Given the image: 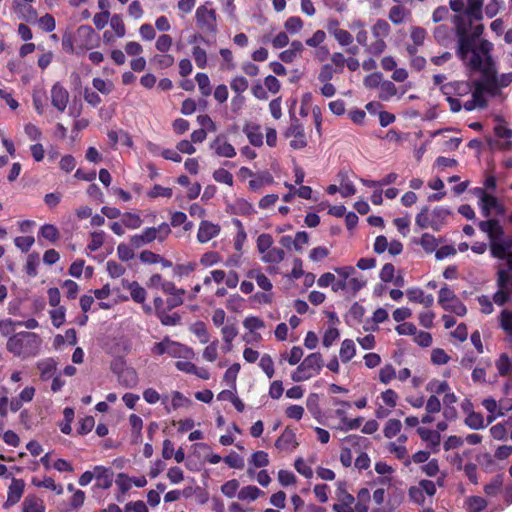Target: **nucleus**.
<instances>
[{
    "mask_svg": "<svg viewBox=\"0 0 512 512\" xmlns=\"http://www.w3.org/2000/svg\"><path fill=\"white\" fill-rule=\"evenodd\" d=\"M452 22L457 38L456 56L467 70L481 75L472 84L468 81H451L441 85L440 90L443 95L454 97H464L471 93V99L463 104L466 111L486 108L489 97L503 98L502 89L512 83V72L497 74L492 56L494 45L481 38L483 24L468 26L462 16H454Z\"/></svg>",
    "mask_w": 512,
    "mask_h": 512,
    "instance_id": "nucleus-1",
    "label": "nucleus"
},
{
    "mask_svg": "<svg viewBox=\"0 0 512 512\" xmlns=\"http://www.w3.org/2000/svg\"><path fill=\"white\" fill-rule=\"evenodd\" d=\"M41 338L34 332L21 331L11 335L6 343V349L15 357L29 359L40 353Z\"/></svg>",
    "mask_w": 512,
    "mask_h": 512,
    "instance_id": "nucleus-2",
    "label": "nucleus"
},
{
    "mask_svg": "<svg viewBox=\"0 0 512 512\" xmlns=\"http://www.w3.org/2000/svg\"><path fill=\"white\" fill-rule=\"evenodd\" d=\"M478 227L489 239L492 257H503L506 249L512 247V240L505 236L504 228L499 220L493 218L479 221Z\"/></svg>",
    "mask_w": 512,
    "mask_h": 512,
    "instance_id": "nucleus-3",
    "label": "nucleus"
},
{
    "mask_svg": "<svg viewBox=\"0 0 512 512\" xmlns=\"http://www.w3.org/2000/svg\"><path fill=\"white\" fill-rule=\"evenodd\" d=\"M334 271L339 276V280L333 285L334 292L343 291L355 296L367 284L366 279L353 266L336 267Z\"/></svg>",
    "mask_w": 512,
    "mask_h": 512,
    "instance_id": "nucleus-4",
    "label": "nucleus"
},
{
    "mask_svg": "<svg viewBox=\"0 0 512 512\" xmlns=\"http://www.w3.org/2000/svg\"><path fill=\"white\" fill-rule=\"evenodd\" d=\"M451 210L444 206H437L430 210L427 206L423 207L415 217V224L421 229L431 228L434 231H440L448 222Z\"/></svg>",
    "mask_w": 512,
    "mask_h": 512,
    "instance_id": "nucleus-5",
    "label": "nucleus"
},
{
    "mask_svg": "<svg viewBox=\"0 0 512 512\" xmlns=\"http://www.w3.org/2000/svg\"><path fill=\"white\" fill-rule=\"evenodd\" d=\"M324 366L322 355L319 352L311 353L306 356L291 374L294 382H303L320 374Z\"/></svg>",
    "mask_w": 512,
    "mask_h": 512,
    "instance_id": "nucleus-6",
    "label": "nucleus"
},
{
    "mask_svg": "<svg viewBox=\"0 0 512 512\" xmlns=\"http://www.w3.org/2000/svg\"><path fill=\"white\" fill-rule=\"evenodd\" d=\"M483 1L484 0H450V8L460 13L457 16L464 17V22L468 26H473L474 21L483 19Z\"/></svg>",
    "mask_w": 512,
    "mask_h": 512,
    "instance_id": "nucleus-7",
    "label": "nucleus"
},
{
    "mask_svg": "<svg viewBox=\"0 0 512 512\" xmlns=\"http://www.w3.org/2000/svg\"><path fill=\"white\" fill-rule=\"evenodd\" d=\"M152 352L156 355L168 354L173 358L193 360L195 358L194 350L184 344L164 338L161 342L154 344Z\"/></svg>",
    "mask_w": 512,
    "mask_h": 512,
    "instance_id": "nucleus-8",
    "label": "nucleus"
},
{
    "mask_svg": "<svg viewBox=\"0 0 512 512\" xmlns=\"http://www.w3.org/2000/svg\"><path fill=\"white\" fill-rule=\"evenodd\" d=\"M391 27L386 20L378 19L371 27L374 40L367 47V54L381 55L387 48L385 39L390 35Z\"/></svg>",
    "mask_w": 512,
    "mask_h": 512,
    "instance_id": "nucleus-9",
    "label": "nucleus"
},
{
    "mask_svg": "<svg viewBox=\"0 0 512 512\" xmlns=\"http://www.w3.org/2000/svg\"><path fill=\"white\" fill-rule=\"evenodd\" d=\"M439 305L447 312L454 313L457 316H465L467 308L464 303L456 296L453 290L444 285L438 295Z\"/></svg>",
    "mask_w": 512,
    "mask_h": 512,
    "instance_id": "nucleus-10",
    "label": "nucleus"
},
{
    "mask_svg": "<svg viewBox=\"0 0 512 512\" xmlns=\"http://www.w3.org/2000/svg\"><path fill=\"white\" fill-rule=\"evenodd\" d=\"M210 6L211 2H206L204 5H201L196 9V24L198 28L203 32L216 34L217 14L216 11Z\"/></svg>",
    "mask_w": 512,
    "mask_h": 512,
    "instance_id": "nucleus-11",
    "label": "nucleus"
},
{
    "mask_svg": "<svg viewBox=\"0 0 512 512\" xmlns=\"http://www.w3.org/2000/svg\"><path fill=\"white\" fill-rule=\"evenodd\" d=\"M285 136L287 138H292L289 145L294 150L303 149L308 144L304 127L300 120L295 116L291 117L290 125L285 132Z\"/></svg>",
    "mask_w": 512,
    "mask_h": 512,
    "instance_id": "nucleus-12",
    "label": "nucleus"
},
{
    "mask_svg": "<svg viewBox=\"0 0 512 512\" xmlns=\"http://www.w3.org/2000/svg\"><path fill=\"white\" fill-rule=\"evenodd\" d=\"M436 493V486L431 480H421L417 486H412L409 489V498L416 504L423 505L426 501V496L432 498Z\"/></svg>",
    "mask_w": 512,
    "mask_h": 512,
    "instance_id": "nucleus-13",
    "label": "nucleus"
},
{
    "mask_svg": "<svg viewBox=\"0 0 512 512\" xmlns=\"http://www.w3.org/2000/svg\"><path fill=\"white\" fill-rule=\"evenodd\" d=\"M99 41V36L89 25H81L75 35V43L81 50L94 48Z\"/></svg>",
    "mask_w": 512,
    "mask_h": 512,
    "instance_id": "nucleus-14",
    "label": "nucleus"
},
{
    "mask_svg": "<svg viewBox=\"0 0 512 512\" xmlns=\"http://www.w3.org/2000/svg\"><path fill=\"white\" fill-rule=\"evenodd\" d=\"M479 207L481 213L485 218H489L492 210L496 211L498 215L504 214V207L499 203L498 199L483 189L478 190Z\"/></svg>",
    "mask_w": 512,
    "mask_h": 512,
    "instance_id": "nucleus-15",
    "label": "nucleus"
},
{
    "mask_svg": "<svg viewBox=\"0 0 512 512\" xmlns=\"http://www.w3.org/2000/svg\"><path fill=\"white\" fill-rule=\"evenodd\" d=\"M110 353L113 356L111 363L112 370L121 374L125 370L126 356H127V343L125 340L116 342L110 347Z\"/></svg>",
    "mask_w": 512,
    "mask_h": 512,
    "instance_id": "nucleus-16",
    "label": "nucleus"
},
{
    "mask_svg": "<svg viewBox=\"0 0 512 512\" xmlns=\"http://www.w3.org/2000/svg\"><path fill=\"white\" fill-rule=\"evenodd\" d=\"M50 101L51 105L58 111L64 112L69 102V92L60 83L56 82L50 90Z\"/></svg>",
    "mask_w": 512,
    "mask_h": 512,
    "instance_id": "nucleus-17",
    "label": "nucleus"
},
{
    "mask_svg": "<svg viewBox=\"0 0 512 512\" xmlns=\"http://www.w3.org/2000/svg\"><path fill=\"white\" fill-rule=\"evenodd\" d=\"M221 227L219 224L208 220H202L199 224L197 232V241L201 244L209 242L211 239L220 234Z\"/></svg>",
    "mask_w": 512,
    "mask_h": 512,
    "instance_id": "nucleus-18",
    "label": "nucleus"
},
{
    "mask_svg": "<svg viewBox=\"0 0 512 512\" xmlns=\"http://www.w3.org/2000/svg\"><path fill=\"white\" fill-rule=\"evenodd\" d=\"M210 148L218 157L233 158L236 156V149L230 144L224 135H218L210 144Z\"/></svg>",
    "mask_w": 512,
    "mask_h": 512,
    "instance_id": "nucleus-19",
    "label": "nucleus"
},
{
    "mask_svg": "<svg viewBox=\"0 0 512 512\" xmlns=\"http://www.w3.org/2000/svg\"><path fill=\"white\" fill-rule=\"evenodd\" d=\"M417 433L432 453H438L440 451L441 435L438 431L425 427H418Z\"/></svg>",
    "mask_w": 512,
    "mask_h": 512,
    "instance_id": "nucleus-20",
    "label": "nucleus"
},
{
    "mask_svg": "<svg viewBox=\"0 0 512 512\" xmlns=\"http://www.w3.org/2000/svg\"><path fill=\"white\" fill-rule=\"evenodd\" d=\"M12 8L17 17L26 22H35L38 19L36 9L30 4L23 3L20 0H14Z\"/></svg>",
    "mask_w": 512,
    "mask_h": 512,
    "instance_id": "nucleus-21",
    "label": "nucleus"
},
{
    "mask_svg": "<svg viewBox=\"0 0 512 512\" xmlns=\"http://www.w3.org/2000/svg\"><path fill=\"white\" fill-rule=\"evenodd\" d=\"M94 479H95V487L101 489H109L113 484L114 473L111 468H107L104 466H95L94 467Z\"/></svg>",
    "mask_w": 512,
    "mask_h": 512,
    "instance_id": "nucleus-22",
    "label": "nucleus"
},
{
    "mask_svg": "<svg viewBox=\"0 0 512 512\" xmlns=\"http://www.w3.org/2000/svg\"><path fill=\"white\" fill-rule=\"evenodd\" d=\"M296 434L289 428H285L275 441V447L281 451H293L297 448Z\"/></svg>",
    "mask_w": 512,
    "mask_h": 512,
    "instance_id": "nucleus-23",
    "label": "nucleus"
},
{
    "mask_svg": "<svg viewBox=\"0 0 512 512\" xmlns=\"http://www.w3.org/2000/svg\"><path fill=\"white\" fill-rule=\"evenodd\" d=\"M24 488H25V483L22 479L13 478L12 482L8 488L7 500L5 502V506L9 507V506H12V505L16 504L17 502H19V500L21 499V497L23 495Z\"/></svg>",
    "mask_w": 512,
    "mask_h": 512,
    "instance_id": "nucleus-24",
    "label": "nucleus"
},
{
    "mask_svg": "<svg viewBox=\"0 0 512 512\" xmlns=\"http://www.w3.org/2000/svg\"><path fill=\"white\" fill-rule=\"evenodd\" d=\"M335 415L340 419V424L337 426V429L343 432L358 429L363 421L362 417L348 419L347 414L343 409H336Z\"/></svg>",
    "mask_w": 512,
    "mask_h": 512,
    "instance_id": "nucleus-25",
    "label": "nucleus"
},
{
    "mask_svg": "<svg viewBox=\"0 0 512 512\" xmlns=\"http://www.w3.org/2000/svg\"><path fill=\"white\" fill-rule=\"evenodd\" d=\"M154 227H147L141 233L130 237V246L139 248L156 240Z\"/></svg>",
    "mask_w": 512,
    "mask_h": 512,
    "instance_id": "nucleus-26",
    "label": "nucleus"
},
{
    "mask_svg": "<svg viewBox=\"0 0 512 512\" xmlns=\"http://www.w3.org/2000/svg\"><path fill=\"white\" fill-rule=\"evenodd\" d=\"M338 503L333 505V510L335 512H355V508L353 504L355 503V498L350 493L345 491H340L338 494Z\"/></svg>",
    "mask_w": 512,
    "mask_h": 512,
    "instance_id": "nucleus-27",
    "label": "nucleus"
},
{
    "mask_svg": "<svg viewBox=\"0 0 512 512\" xmlns=\"http://www.w3.org/2000/svg\"><path fill=\"white\" fill-rule=\"evenodd\" d=\"M243 132L247 136L251 145L255 147L263 145V134L259 125L248 123L243 127Z\"/></svg>",
    "mask_w": 512,
    "mask_h": 512,
    "instance_id": "nucleus-28",
    "label": "nucleus"
},
{
    "mask_svg": "<svg viewBox=\"0 0 512 512\" xmlns=\"http://www.w3.org/2000/svg\"><path fill=\"white\" fill-rule=\"evenodd\" d=\"M31 483L33 486L37 488H45L55 492L57 495H62L64 492L63 486L61 484L55 483L54 479L48 476L43 477L42 479L38 477H33L31 479Z\"/></svg>",
    "mask_w": 512,
    "mask_h": 512,
    "instance_id": "nucleus-29",
    "label": "nucleus"
},
{
    "mask_svg": "<svg viewBox=\"0 0 512 512\" xmlns=\"http://www.w3.org/2000/svg\"><path fill=\"white\" fill-rule=\"evenodd\" d=\"M37 368L40 371L41 380L47 381L56 373V362L52 358L43 359L37 363Z\"/></svg>",
    "mask_w": 512,
    "mask_h": 512,
    "instance_id": "nucleus-30",
    "label": "nucleus"
},
{
    "mask_svg": "<svg viewBox=\"0 0 512 512\" xmlns=\"http://www.w3.org/2000/svg\"><path fill=\"white\" fill-rule=\"evenodd\" d=\"M337 179L340 184V194L342 197H349L356 193V188L346 171H340L337 175Z\"/></svg>",
    "mask_w": 512,
    "mask_h": 512,
    "instance_id": "nucleus-31",
    "label": "nucleus"
},
{
    "mask_svg": "<svg viewBox=\"0 0 512 512\" xmlns=\"http://www.w3.org/2000/svg\"><path fill=\"white\" fill-rule=\"evenodd\" d=\"M260 259L266 264H279L285 258V252L283 249L278 247H272L267 249L264 253L260 254Z\"/></svg>",
    "mask_w": 512,
    "mask_h": 512,
    "instance_id": "nucleus-32",
    "label": "nucleus"
},
{
    "mask_svg": "<svg viewBox=\"0 0 512 512\" xmlns=\"http://www.w3.org/2000/svg\"><path fill=\"white\" fill-rule=\"evenodd\" d=\"M247 277L254 279L259 288L264 291H270L273 288L271 281L268 277L262 272L260 268L251 269L247 272Z\"/></svg>",
    "mask_w": 512,
    "mask_h": 512,
    "instance_id": "nucleus-33",
    "label": "nucleus"
},
{
    "mask_svg": "<svg viewBox=\"0 0 512 512\" xmlns=\"http://www.w3.org/2000/svg\"><path fill=\"white\" fill-rule=\"evenodd\" d=\"M340 359L343 363H348L356 355V346L353 340L345 339L341 343L339 351Z\"/></svg>",
    "mask_w": 512,
    "mask_h": 512,
    "instance_id": "nucleus-34",
    "label": "nucleus"
},
{
    "mask_svg": "<svg viewBox=\"0 0 512 512\" xmlns=\"http://www.w3.org/2000/svg\"><path fill=\"white\" fill-rule=\"evenodd\" d=\"M263 494H264V492L262 490H260L258 487L254 486V485H248V486L242 487L239 490L237 497L241 501H255Z\"/></svg>",
    "mask_w": 512,
    "mask_h": 512,
    "instance_id": "nucleus-35",
    "label": "nucleus"
},
{
    "mask_svg": "<svg viewBox=\"0 0 512 512\" xmlns=\"http://www.w3.org/2000/svg\"><path fill=\"white\" fill-rule=\"evenodd\" d=\"M498 374L500 376H508L512 374V358L506 353H502L495 361Z\"/></svg>",
    "mask_w": 512,
    "mask_h": 512,
    "instance_id": "nucleus-36",
    "label": "nucleus"
},
{
    "mask_svg": "<svg viewBox=\"0 0 512 512\" xmlns=\"http://www.w3.org/2000/svg\"><path fill=\"white\" fill-rule=\"evenodd\" d=\"M370 499V491L367 488H361L357 493L355 512H368Z\"/></svg>",
    "mask_w": 512,
    "mask_h": 512,
    "instance_id": "nucleus-37",
    "label": "nucleus"
},
{
    "mask_svg": "<svg viewBox=\"0 0 512 512\" xmlns=\"http://www.w3.org/2000/svg\"><path fill=\"white\" fill-rule=\"evenodd\" d=\"M511 291H512V281H511ZM499 326L500 328L512 338V311L508 309H503L499 314Z\"/></svg>",
    "mask_w": 512,
    "mask_h": 512,
    "instance_id": "nucleus-38",
    "label": "nucleus"
},
{
    "mask_svg": "<svg viewBox=\"0 0 512 512\" xmlns=\"http://www.w3.org/2000/svg\"><path fill=\"white\" fill-rule=\"evenodd\" d=\"M388 451L395 455L396 458L402 460L406 466L410 465L411 459L408 456V451L405 445L397 444L396 442H391L388 445Z\"/></svg>",
    "mask_w": 512,
    "mask_h": 512,
    "instance_id": "nucleus-39",
    "label": "nucleus"
},
{
    "mask_svg": "<svg viewBox=\"0 0 512 512\" xmlns=\"http://www.w3.org/2000/svg\"><path fill=\"white\" fill-rule=\"evenodd\" d=\"M450 386L447 381L432 379L426 385V390L430 392L432 395L438 396L441 394H445L450 390Z\"/></svg>",
    "mask_w": 512,
    "mask_h": 512,
    "instance_id": "nucleus-40",
    "label": "nucleus"
},
{
    "mask_svg": "<svg viewBox=\"0 0 512 512\" xmlns=\"http://www.w3.org/2000/svg\"><path fill=\"white\" fill-rule=\"evenodd\" d=\"M233 224L237 227V233L234 237V248L236 251L241 252L243 249V245L247 239V234L245 232L242 222L239 219H233Z\"/></svg>",
    "mask_w": 512,
    "mask_h": 512,
    "instance_id": "nucleus-41",
    "label": "nucleus"
},
{
    "mask_svg": "<svg viewBox=\"0 0 512 512\" xmlns=\"http://www.w3.org/2000/svg\"><path fill=\"white\" fill-rule=\"evenodd\" d=\"M397 94V87L392 81L383 80L380 88L378 97L382 101H389L393 96Z\"/></svg>",
    "mask_w": 512,
    "mask_h": 512,
    "instance_id": "nucleus-42",
    "label": "nucleus"
},
{
    "mask_svg": "<svg viewBox=\"0 0 512 512\" xmlns=\"http://www.w3.org/2000/svg\"><path fill=\"white\" fill-rule=\"evenodd\" d=\"M410 16V12L402 6H393L389 11V19L394 24H401L405 22L407 17Z\"/></svg>",
    "mask_w": 512,
    "mask_h": 512,
    "instance_id": "nucleus-43",
    "label": "nucleus"
},
{
    "mask_svg": "<svg viewBox=\"0 0 512 512\" xmlns=\"http://www.w3.org/2000/svg\"><path fill=\"white\" fill-rule=\"evenodd\" d=\"M43 501L36 497H27L23 502V512H44Z\"/></svg>",
    "mask_w": 512,
    "mask_h": 512,
    "instance_id": "nucleus-44",
    "label": "nucleus"
},
{
    "mask_svg": "<svg viewBox=\"0 0 512 512\" xmlns=\"http://www.w3.org/2000/svg\"><path fill=\"white\" fill-rule=\"evenodd\" d=\"M190 331L199 339L202 344H206L210 341V335L207 331L205 324L201 321L194 323Z\"/></svg>",
    "mask_w": 512,
    "mask_h": 512,
    "instance_id": "nucleus-45",
    "label": "nucleus"
},
{
    "mask_svg": "<svg viewBox=\"0 0 512 512\" xmlns=\"http://www.w3.org/2000/svg\"><path fill=\"white\" fill-rule=\"evenodd\" d=\"M465 424L474 430L483 429L486 427L484 417L480 413L470 412L466 419Z\"/></svg>",
    "mask_w": 512,
    "mask_h": 512,
    "instance_id": "nucleus-46",
    "label": "nucleus"
},
{
    "mask_svg": "<svg viewBox=\"0 0 512 512\" xmlns=\"http://www.w3.org/2000/svg\"><path fill=\"white\" fill-rule=\"evenodd\" d=\"M402 423L398 419H389L383 429V434L386 438L391 439L398 435L401 431Z\"/></svg>",
    "mask_w": 512,
    "mask_h": 512,
    "instance_id": "nucleus-47",
    "label": "nucleus"
},
{
    "mask_svg": "<svg viewBox=\"0 0 512 512\" xmlns=\"http://www.w3.org/2000/svg\"><path fill=\"white\" fill-rule=\"evenodd\" d=\"M419 244L425 252L432 253L436 251L439 241L432 234L424 233L420 238Z\"/></svg>",
    "mask_w": 512,
    "mask_h": 512,
    "instance_id": "nucleus-48",
    "label": "nucleus"
},
{
    "mask_svg": "<svg viewBox=\"0 0 512 512\" xmlns=\"http://www.w3.org/2000/svg\"><path fill=\"white\" fill-rule=\"evenodd\" d=\"M39 236L50 242H56L59 239L60 234L56 226L52 224H44L39 230Z\"/></svg>",
    "mask_w": 512,
    "mask_h": 512,
    "instance_id": "nucleus-49",
    "label": "nucleus"
},
{
    "mask_svg": "<svg viewBox=\"0 0 512 512\" xmlns=\"http://www.w3.org/2000/svg\"><path fill=\"white\" fill-rule=\"evenodd\" d=\"M240 368L241 367L239 363H234L226 370L223 376V381L227 385L231 386L234 390L236 389V379Z\"/></svg>",
    "mask_w": 512,
    "mask_h": 512,
    "instance_id": "nucleus-50",
    "label": "nucleus"
},
{
    "mask_svg": "<svg viewBox=\"0 0 512 512\" xmlns=\"http://www.w3.org/2000/svg\"><path fill=\"white\" fill-rule=\"evenodd\" d=\"M152 63L154 65H156L158 68L160 69H167L169 67H171L174 62H175V59L172 55L170 54H167V53H161V54H157L155 55L152 59H151Z\"/></svg>",
    "mask_w": 512,
    "mask_h": 512,
    "instance_id": "nucleus-51",
    "label": "nucleus"
},
{
    "mask_svg": "<svg viewBox=\"0 0 512 512\" xmlns=\"http://www.w3.org/2000/svg\"><path fill=\"white\" fill-rule=\"evenodd\" d=\"M195 80L198 84L199 90L203 96H209L212 92L210 79L206 73H197Z\"/></svg>",
    "mask_w": 512,
    "mask_h": 512,
    "instance_id": "nucleus-52",
    "label": "nucleus"
},
{
    "mask_svg": "<svg viewBox=\"0 0 512 512\" xmlns=\"http://www.w3.org/2000/svg\"><path fill=\"white\" fill-rule=\"evenodd\" d=\"M197 267L196 262H187L184 264H177L173 267V274L176 277L189 276Z\"/></svg>",
    "mask_w": 512,
    "mask_h": 512,
    "instance_id": "nucleus-53",
    "label": "nucleus"
},
{
    "mask_svg": "<svg viewBox=\"0 0 512 512\" xmlns=\"http://www.w3.org/2000/svg\"><path fill=\"white\" fill-rule=\"evenodd\" d=\"M213 179L222 184H226L228 186H233L234 179L233 175L224 168H218L213 172Z\"/></svg>",
    "mask_w": 512,
    "mask_h": 512,
    "instance_id": "nucleus-54",
    "label": "nucleus"
},
{
    "mask_svg": "<svg viewBox=\"0 0 512 512\" xmlns=\"http://www.w3.org/2000/svg\"><path fill=\"white\" fill-rule=\"evenodd\" d=\"M273 237L268 233H262L257 237L256 247L259 254L273 247Z\"/></svg>",
    "mask_w": 512,
    "mask_h": 512,
    "instance_id": "nucleus-55",
    "label": "nucleus"
},
{
    "mask_svg": "<svg viewBox=\"0 0 512 512\" xmlns=\"http://www.w3.org/2000/svg\"><path fill=\"white\" fill-rule=\"evenodd\" d=\"M92 85L94 89H96L98 92L108 95L113 91L114 85L113 82L110 80H104L102 78H94L92 80Z\"/></svg>",
    "mask_w": 512,
    "mask_h": 512,
    "instance_id": "nucleus-56",
    "label": "nucleus"
},
{
    "mask_svg": "<svg viewBox=\"0 0 512 512\" xmlns=\"http://www.w3.org/2000/svg\"><path fill=\"white\" fill-rule=\"evenodd\" d=\"M230 87L235 94H243L249 87L248 80L244 76H236L231 79Z\"/></svg>",
    "mask_w": 512,
    "mask_h": 512,
    "instance_id": "nucleus-57",
    "label": "nucleus"
},
{
    "mask_svg": "<svg viewBox=\"0 0 512 512\" xmlns=\"http://www.w3.org/2000/svg\"><path fill=\"white\" fill-rule=\"evenodd\" d=\"M64 421L60 424V430L62 433L69 435L72 432L71 423L74 420V410L70 407H66L63 411Z\"/></svg>",
    "mask_w": 512,
    "mask_h": 512,
    "instance_id": "nucleus-58",
    "label": "nucleus"
},
{
    "mask_svg": "<svg viewBox=\"0 0 512 512\" xmlns=\"http://www.w3.org/2000/svg\"><path fill=\"white\" fill-rule=\"evenodd\" d=\"M169 310L160 311L157 317L159 318L160 322L165 326H175L180 322V315L176 312L169 314Z\"/></svg>",
    "mask_w": 512,
    "mask_h": 512,
    "instance_id": "nucleus-59",
    "label": "nucleus"
},
{
    "mask_svg": "<svg viewBox=\"0 0 512 512\" xmlns=\"http://www.w3.org/2000/svg\"><path fill=\"white\" fill-rule=\"evenodd\" d=\"M396 378V370L391 364L384 365L379 370V381L383 384H389Z\"/></svg>",
    "mask_w": 512,
    "mask_h": 512,
    "instance_id": "nucleus-60",
    "label": "nucleus"
},
{
    "mask_svg": "<svg viewBox=\"0 0 512 512\" xmlns=\"http://www.w3.org/2000/svg\"><path fill=\"white\" fill-rule=\"evenodd\" d=\"M239 481L236 480V479H231V480H228L226 481L222 486H221V492L223 493V495H225L226 497L228 498H234L238 493V490H239Z\"/></svg>",
    "mask_w": 512,
    "mask_h": 512,
    "instance_id": "nucleus-61",
    "label": "nucleus"
},
{
    "mask_svg": "<svg viewBox=\"0 0 512 512\" xmlns=\"http://www.w3.org/2000/svg\"><path fill=\"white\" fill-rule=\"evenodd\" d=\"M284 27L288 33L297 34L303 28V21L298 16H292L285 21Z\"/></svg>",
    "mask_w": 512,
    "mask_h": 512,
    "instance_id": "nucleus-62",
    "label": "nucleus"
},
{
    "mask_svg": "<svg viewBox=\"0 0 512 512\" xmlns=\"http://www.w3.org/2000/svg\"><path fill=\"white\" fill-rule=\"evenodd\" d=\"M192 56L198 68L204 69L207 66V53L200 46H194L192 49Z\"/></svg>",
    "mask_w": 512,
    "mask_h": 512,
    "instance_id": "nucleus-63",
    "label": "nucleus"
},
{
    "mask_svg": "<svg viewBox=\"0 0 512 512\" xmlns=\"http://www.w3.org/2000/svg\"><path fill=\"white\" fill-rule=\"evenodd\" d=\"M433 37L437 43L444 45L450 37V30L445 25H439L433 31Z\"/></svg>",
    "mask_w": 512,
    "mask_h": 512,
    "instance_id": "nucleus-64",
    "label": "nucleus"
}]
</instances>
